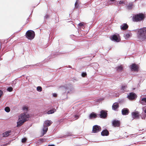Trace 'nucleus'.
I'll return each mask as SVG.
<instances>
[{
    "mask_svg": "<svg viewBox=\"0 0 146 146\" xmlns=\"http://www.w3.org/2000/svg\"><path fill=\"white\" fill-rule=\"evenodd\" d=\"M133 2L129 3L128 5H126V9L128 10L131 9L133 7Z\"/></svg>",
    "mask_w": 146,
    "mask_h": 146,
    "instance_id": "obj_29",
    "label": "nucleus"
},
{
    "mask_svg": "<svg viewBox=\"0 0 146 146\" xmlns=\"http://www.w3.org/2000/svg\"><path fill=\"white\" fill-rule=\"evenodd\" d=\"M55 19L56 20H57V21H58V20H59V19H58V17H57V16H56V17H55Z\"/></svg>",
    "mask_w": 146,
    "mask_h": 146,
    "instance_id": "obj_44",
    "label": "nucleus"
},
{
    "mask_svg": "<svg viewBox=\"0 0 146 146\" xmlns=\"http://www.w3.org/2000/svg\"><path fill=\"white\" fill-rule=\"evenodd\" d=\"M48 33L49 34V38H50V33L48 32Z\"/></svg>",
    "mask_w": 146,
    "mask_h": 146,
    "instance_id": "obj_49",
    "label": "nucleus"
},
{
    "mask_svg": "<svg viewBox=\"0 0 146 146\" xmlns=\"http://www.w3.org/2000/svg\"><path fill=\"white\" fill-rule=\"evenodd\" d=\"M58 52H56L54 53H52L51 55L49 56L48 57L49 58H48V60H49L50 58H54L58 55H60L62 54H65L66 53V52L64 51L61 52H59V53Z\"/></svg>",
    "mask_w": 146,
    "mask_h": 146,
    "instance_id": "obj_12",
    "label": "nucleus"
},
{
    "mask_svg": "<svg viewBox=\"0 0 146 146\" xmlns=\"http://www.w3.org/2000/svg\"><path fill=\"white\" fill-rule=\"evenodd\" d=\"M79 115H77V114H75L74 115V117L76 118V119H78L79 118Z\"/></svg>",
    "mask_w": 146,
    "mask_h": 146,
    "instance_id": "obj_37",
    "label": "nucleus"
},
{
    "mask_svg": "<svg viewBox=\"0 0 146 146\" xmlns=\"http://www.w3.org/2000/svg\"><path fill=\"white\" fill-rule=\"evenodd\" d=\"M125 1L123 0L120 1H119L118 3L117 2H116V5L119 6L120 5L125 4Z\"/></svg>",
    "mask_w": 146,
    "mask_h": 146,
    "instance_id": "obj_30",
    "label": "nucleus"
},
{
    "mask_svg": "<svg viewBox=\"0 0 146 146\" xmlns=\"http://www.w3.org/2000/svg\"><path fill=\"white\" fill-rule=\"evenodd\" d=\"M72 80H73V81L74 82H75V81H77V80H76V79H75V78H73L72 79Z\"/></svg>",
    "mask_w": 146,
    "mask_h": 146,
    "instance_id": "obj_47",
    "label": "nucleus"
},
{
    "mask_svg": "<svg viewBox=\"0 0 146 146\" xmlns=\"http://www.w3.org/2000/svg\"><path fill=\"white\" fill-rule=\"evenodd\" d=\"M128 145V146H129V145Z\"/></svg>",
    "mask_w": 146,
    "mask_h": 146,
    "instance_id": "obj_57",
    "label": "nucleus"
},
{
    "mask_svg": "<svg viewBox=\"0 0 146 146\" xmlns=\"http://www.w3.org/2000/svg\"><path fill=\"white\" fill-rule=\"evenodd\" d=\"M36 90L37 91L40 92L42 90V88L41 86H38L36 88Z\"/></svg>",
    "mask_w": 146,
    "mask_h": 146,
    "instance_id": "obj_34",
    "label": "nucleus"
},
{
    "mask_svg": "<svg viewBox=\"0 0 146 146\" xmlns=\"http://www.w3.org/2000/svg\"><path fill=\"white\" fill-rule=\"evenodd\" d=\"M145 16L143 13H139L133 15L132 20L135 22H139L143 21L145 18Z\"/></svg>",
    "mask_w": 146,
    "mask_h": 146,
    "instance_id": "obj_3",
    "label": "nucleus"
},
{
    "mask_svg": "<svg viewBox=\"0 0 146 146\" xmlns=\"http://www.w3.org/2000/svg\"><path fill=\"white\" fill-rule=\"evenodd\" d=\"M29 17H28L27 20V21H26V23H28V22H29Z\"/></svg>",
    "mask_w": 146,
    "mask_h": 146,
    "instance_id": "obj_46",
    "label": "nucleus"
},
{
    "mask_svg": "<svg viewBox=\"0 0 146 146\" xmlns=\"http://www.w3.org/2000/svg\"><path fill=\"white\" fill-rule=\"evenodd\" d=\"M128 25L126 23H123L120 26L121 29L123 30L128 29Z\"/></svg>",
    "mask_w": 146,
    "mask_h": 146,
    "instance_id": "obj_22",
    "label": "nucleus"
},
{
    "mask_svg": "<svg viewBox=\"0 0 146 146\" xmlns=\"http://www.w3.org/2000/svg\"><path fill=\"white\" fill-rule=\"evenodd\" d=\"M52 95L54 97H56L57 96V94L56 93H53V94Z\"/></svg>",
    "mask_w": 146,
    "mask_h": 146,
    "instance_id": "obj_43",
    "label": "nucleus"
},
{
    "mask_svg": "<svg viewBox=\"0 0 146 146\" xmlns=\"http://www.w3.org/2000/svg\"><path fill=\"white\" fill-rule=\"evenodd\" d=\"M110 39L112 41L116 42H118L121 41L119 35L118 34H114L110 36Z\"/></svg>",
    "mask_w": 146,
    "mask_h": 146,
    "instance_id": "obj_6",
    "label": "nucleus"
},
{
    "mask_svg": "<svg viewBox=\"0 0 146 146\" xmlns=\"http://www.w3.org/2000/svg\"><path fill=\"white\" fill-rule=\"evenodd\" d=\"M39 141H40V143L43 142L44 141V139H40Z\"/></svg>",
    "mask_w": 146,
    "mask_h": 146,
    "instance_id": "obj_41",
    "label": "nucleus"
},
{
    "mask_svg": "<svg viewBox=\"0 0 146 146\" xmlns=\"http://www.w3.org/2000/svg\"><path fill=\"white\" fill-rule=\"evenodd\" d=\"M142 82H143V81H142L141 80H140L139 81V83H138V85H139V84H140Z\"/></svg>",
    "mask_w": 146,
    "mask_h": 146,
    "instance_id": "obj_42",
    "label": "nucleus"
},
{
    "mask_svg": "<svg viewBox=\"0 0 146 146\" xmlns=\"http://www.w3.org/2000/svg\"><path fill=\"white\" fill-rule=\"evenodd\" d=\"M98 114H97L94 112H92L90 113L89 115V118L90 119H92L96 117H98Z\"/></svg>",
    "mask_w": 146,
    "mask_h": 146,
    "instance_id": "obj_19",
    "label": "nucleus"
},
{
    "mask_svg": "<svg viewBox=\"0 0 146 146\" xmlns=\"http://www.w3.org/2000/svg\"><path fill=\"white\" fill-rule=\"evenodd\" d=\"M76 146H80V145H76Z\"/></svg>",
    "mask_w": 146,
    "mask_h": 146,
    "instance_id": "obj_54",
    "label": "nucleus"
},
{
    "mask_svg": "<svg viewBox=\"0 0 146 146\" xmlns=\"http://www.w3.org/2000/svg\"><path fill=\"white\" fill-rule=\"evenodd\" d=\"M15 85H14V84L13 83L12 84V86L13 87H14V86H15Z\"/></svg>",
    "mask_w": 146,
    "mask_h": 146,
    "instance_id": "obj_52",
    "label": "nucleus"
},
{
    "mask_svg": "<svg viewBox=\"0 0 146 146\" xmlns=\"http://www.w3.org/2000/svg\"><path fill=\"white\" fill-rule=\"evenodd\" d=\"M52 123V122L50 120H47L44 121L42 131L41 132L42 135H41V136H43L46 133L48 130V127L50 126Z\"/></svg>",
    "mask_w": 146,
    "mask_h": 146,
    "instance_id": "obj_4",
    "label": "nucleus"
},
{
    "mask_svg": "<svg viewBox=\"0 0 146 146\" xmlns=\"http://www.w3.org/2000/svg\"><path fill=\"white\" fill-rule=\"evenodd\" d=\"M5 110L8 113L10 111V109L9 107L7 106L5 108Z\"/></svg>",
    "mask_w": 146,
    "mask_h": 146,
    "instance_id": "obj_33",
    "label": "nucleus"
},
{
    "mask_svg": "<svg viewBox=\"0 0 146 146\" xmlns=\"http://www.w3.org/2000/svg\"><path fill=\"white\" fill-rule=\"evenodd\" d=\"M64 87L66 90V92L67 93H70V92L73 90L72 85L70 84H68L65 85Z\"/></svg>",
    "mask_w": 146,
    "mask_h": 146,
    "instance_id": "obj_11",
    "label": "nucleus"
},
{
    "mask_svg": "<svg viewBox=\"0 0 146 146\" xmlns=\"http://www.w3.org/2000/svg\"><path fill=\"white\" fill-rule=\"evenodd\" d=\"M107 112V111L102 110L100 111V114H98V117L101 118H106L108 116Z\"/></svg>",
    "mask_w": 146,
    "mask_h": 146,
    "instance_id": "obj_8",
    "label": "nucleus"
},
{
    "mask_svg": "<svg viewBox=\"0 0 146 146\" xmlns=\"http://www.w3.org/2000/svg\"><path fill=\"white\" fill-rule=\"evenodd\" d=\"M31 14L30 15H29V17H30V16H31Z\"/></svg>",
    "mask_w": 146,
    "mask_h": 146,
    "instance_id": "obj_55",
    "label": "nucleus"
},
{
    "mask_svg": "<svg viewBox=\"0 0 146 146\" xmlns=\"http://www.w3.org/2000/svg\"><path fill=\"white\" fill-rule=\"evenodd\" d=\"M22 109L23 111H24V110L27 111L28 110V109L27 108V107L26 106H23L22 107Z\"/></svg>",
    "mask_w": 146,
    "mask_h": 146,
    "instance_id": "obj_36",
    "label": "nucleus"
},
{
    "mask_svg": "<svg viewBox=\"0 0 146 146\" xmlns=\"http://www.w3.org/2000/svg\"><path fill=\"white\" fill-rule=\"evenodd\" d=\"M79 4L78 3V0H77L75 3V8H78Z\"/></svg>",
    "mask_w": 146,
    "mask_h": 146,
    "instance_id": "obj_35",
    "label": "nucleus"
},
{
    "mask_svg": "<svg viewBox=\"0 0 146 146\" xmlns=\"http://www.w3.org/2000/svg\"><path fill=\"white\" fill-rule=\"evenodd\" d=\"M112 126L114 127H118L120 125L121 123L120 121L117 119H115L113 120L112 121Z\"/></svg>",
    "mask_w": 146,
    "mask_h": 146,
    "instance_id": "obj_15",
    "label": "nucleus"
},
{
    "mask_svg": "<svg viewBox=\"0 0 146 146\" xmlns=\"http://www.w3.org/2000/svg\"><path fill=\"white\" fill-rule=\"evenodd\" d=\"M131 115L133 119H139L140 116L139 112L138 111H135L131 113Z\"/></svg>",
    "mask_w": 146,
    "mask_h": 146,
    "instance_id": "obj_14",
    "label": "nucleus"
},
{
    "mask_svg": "<svg viewBox=\"0 0 146 146\" xmlns=\"http://www.w3.org/2000/svg\"><path fill=\"white\" fill-rule=\"evenodd\" d=\"M127 87L126 85H121L120 90L123 92V93L126 92V88Z\"/></svg>",
    "mask_w": 146,
    "mask_h": 146,
    "instance_id": "obj_28",
    "label": "nucleus"
},
{
    "mask_svg": "<svg viewBox=\"0 0 146 146\" xmlns=\"http://www.w3.org/2000/svg\"><path fill=\"white\" fill-rule=\"evenodd\" d=\"M132 36V34L131 33H127L124 34V37L126 39H127L128 38L131 37Z\"/></svg>",
    "mask_w": 146,
    "mask_h": 146,
    "instance_id": "obj_27",
    "label": "nucleus"
},
{
    "mask_svg": "<svg viewBox=\"0 0 146 146\" xmlns=\"http://www.w3.org/2000/svg\"><path fill=\"white\" fill-rule=\"evenodd\" d=\"M21 31V30L17 32H19V31Z\"/></svg>",
    "mask_w": 146,
    "mask_h": 146,
    "instance_id": "obj_56",
    "label": "nucleus"
},
{
    "mask_svg": "<svg viewBox=\"0 0 146 146\" xmlns=\"http://www.w3.org/2000/svg\"><path fill=\"white\" fill-rule=\"evenodd\" d=\"M67 67L69 68H72V66H71L70 65H68V67Z\"/></svg>",
    "mask_w": 146,
    "mask_h": 146,
    "instance_id": "obj_48",
    "label": "nucleus"
},
{
    "mask_svg": "<svg viewBox=\"0 0 146 146\" xmlns=\"http://www.w3.org/2000/svg\"><path fill=\"white\" fill-rule=\"evenodd\" d=\"M101 128L100 126L98 125H95L93 127L92 132L94 133H97L100 131Z\"/></svg>",
    "mask_w": 146,
    "mask_h": 146,
    "instance_id": "obj_13",
    "label": "nucleus"
},
{
    "mask_svg": "<svg viewBox=\"0 0 146 146\" xmlns=\"http://www.w3.org/2000/svg\"><path fill=\"white\" fill-rule=\"evenodd\" d=\"M40 64L39 63H37V64H32V65H26V66H24L23 67H22V68H19L17 70V71H19L20 70H21L22 69H23L24 68H28V66H42V64H40V65H39Z\"/></svg>",
    "mask_w": 146,
    "mask_h": 146,
    "instance_id": "obj_17",
    "label": "nucleus"
},
{
    "mask_svg": "<svg viewBox=\"0 0 146 146\" xmlns=\"http://www.w3.org/2000/svg\"><path fill=\"white\" fill-rule=\"evenodd\" d=\"M142 110L144 112V114L142 112L141 114H140V116L142 119H144L146 117V106H144L142 108Z\"/></svg>",
    "mask_w": 146,
    "mask_h": 146,
    "instance_id": "obj_16",
    "label": "nucleus"
},
{
    "mask_svg": "<svg viewBox=\"0 0 146 146\" xmlns=\"http://www.w3.org/2000/svg\"><path fill=\"white\" fill-rule=\"evenodd\" d=\"M137 96L135 93L133 92L127 94V98L130 100H133L136 99Z\"/></svg>",
    "mask_w": 146,
    "mask_h": 146,
    "instance_id": "obj_7",
    "label": "nucleus"
},
{
    "mask_svg": "<svg viewBox=\"0 0 146 146\" xmlns=\"http://www.w3.org/2000/svg\"><path fill=\"white\" fill-rule=\"evenodd\" d=\"M16 80V79L14 80L13 81V83L14 84V85H15L16 84V82L15 81V80Z\"/></svg>",
    "mask_w": 146,
    "mask_h": 146,
    "instance_id": "obj_45",
    "label": "nucleus"
},
{
    "mask_svg": "<svg viewBox=\"0 0 146 146\" xmlns=\"http://www.w3.org/2000/svg\"><path fill=\"white\" fill-rule=\"evenodd\" d=\"M26 140V138L24 137L22 139H21V142H24Z\"/></svg>",
    "mask_w": 146,
    "mask_h": 146,
    "instance_id": "obj_39",
    "label": "nucleus"
},
{
    "mask_svg": "<svg viewBox=\"0 0 146 146\" xmlns=\"http://www.w3.org/2000/svg\"><path fill=\"white\" fill-rule=\"evenodd\" d=\"M48 146H54V145H48Z\"/></svg>",
    "mask_w": 146,
    "mask_h": 146,
    "instance_id": "obj_50",
    "label": "nucleus"
},
{
    "mask_svg": "<svg viewBox=\"0 0 146 146\" xmlns=\"http://www.w3.org/2000/svg\"><path fill=\"white\" fill-rule=\"evenodd\" d=\"M109 134V132L106 129L103 130L101 132V135L102 136H107Z\"/></svg>",
    "mask_w": 146,
    "mask_h": 146,
    "instance_id": "obj_21",
    "label": "nucleus"
},
{
    "mask_svg": "<svg viewBox=\"0 0 146 146\" xmlns=\"http://www.w3.org/2000/svg\"><path fill=\"white\" fill-rule=\"evenodd\" d=\"M140 84H139V85L138 84V86H140Z\"/></svg>",
    "mask_w": 146,
    "mask_h": 146,
    "instance_id": "obj_53",
    "label": "nucleus"
},
{
    "mask_svg": "<svg viewBox=\"0 0 146 146\" xmlns=\"http://www.w3.org/2000/svg\"><path fill=\"white\" fill-rule=\"evenodd\" d=\"M13 89L12 87L10 86L7 88V90L8 92H11L13 91Z\"/></svg>",
    "mask_w": 146,
    "mask_h": 146,
    "instance_id": "obj_32",
    "label": "nucleus"
},
{
    "mask_svg": "<svg viewBox=\"0 0 146 146\" xmlns=\"http://www.w3.org/2000/svg\"><path fill=\"white\" fill-rule=\"evenodd\" d=\"M30 117V115L27 113H21L19 116V118L17 122V127L21 126L24 122L27 121Z\"/></svg>",
    "mask_w": 146,
    "mask_h": 146,
    "instance_id": "obj_2",
    "label": "nucleus"
},
{
    "mask_svg": "<svg viewBox=\"0 0 146 146\" xmlns=\"http://www.w3.org/2000/svg\"><path fill=\"white\" fill-rule=\"evenodd\" d=\"M118 101L119 102H123V101L122 100L121 101H120L119 100Z\"/></svg>",
    "mask_w": 146,
    "mask_h": 146,
    "instance_id": "obj_51",
    "label": "nucleus"
},
{
    "mask_svg": "<svg viewBox=\"0 0 146 146\" xmlns=\"http://www.w3.org/2000/svg\"><path fill=\"white\" fill-rule=\"evenodd\" d=\"M116 70L119 72L122 71L123 70V68L122 65L119 66L115 68Z\"/></svg>",
    "mask_w": 146,
    "mask_h": 146,
    "instance_id": "obj_23",
    "label": "nucleus"
},
{
    "mask_svg": "<svg viewBox=\"0 0 146 146\" xmlns=\"http://www.w3.org/2000/svg\"><path fill=\"white\" fill-rule=\"evenodd\" d=\"M49 16L48 15H46L44 17V19H47L49 17Z\"/></svg>",
    "mask_w": 146,
    "mask_h": 146,
    "instance_id": "obj_40",
    "label": "nucleus"
},
{
    "mask_svg": "<svg viewBox=\"0 0 146 146\" xmlns=\"http://www.w3.org/2000/svg\"><path fill=\"white\" fill-rule=\"evenodd\" d=\"M116 2H117V1L116 0H108L107 1V3L108 5L114 4L116 5Z\"/></svg>",
    "mask_w": 146,
    "mask_h": 146,
    "instance_id": "obj_26",
    "label": "nucleus"
},
{
    "mask_svg": "<svg viewBox=\"0 0 146 146\" xmlns=\"http://www.w3.org/2000/svg\"><path fill=\"white\" fill-rule=\"evenodd\" d=\"M25 36L28 39L33 40L35 36V32L32 30H29L26 32Z\"/></svg>",
    "mask_w": 146,
    "mask_h": 146,
    "instance_id": "obj_5",
    "label": "nucleus"
},
{
    "mask_svg": "<svg viewBox=\"0 0 146 146\" xmlns=\"http://www.w3.org/2000/svg\"><path fill=\"white\" fill-rule=\"evenodd\" d=\"M119 107V103L118 102H115L112 105V109L114 111H117Z\"/></svg>",
    "mask_w": 146,
    "mask_h": 146,
    "instance_id": "obj_18",
    "label": "nucleus"
},
{
    "mask_svg": "<svg viewBox=\"0 0 146 146\" xmlns=\"http://www.w3.org/2000/svg\"><path fill=\"white\" fill-rule=\"evenodd\" d=\"M130 68L132 71L138 72L139 70V65L135 63H132L130 66Z\"/></svg>",
    "mask_w": 146,
    "mask_h": 146,
    "instance_id": "obj_9",
    "label": "nucleus"
},
{
    "mask_svg": "<svg viewBox=\"0 0 146 146\" xmlns=\"http://www.w3.org/2000/svg\"><path fill=\"white\" fill-rule=\"evenodd\" d=\"M81 76L83 77H86L87 76V74L86 72H83L81 74Z\"/></svg>",
    "mask_w": 146,
    "mask_h": 146,
    "instance_id": "obj_31",
    "label": "nucleus"
},
{
    "mask_svg": "<svg viewBox=\"0 0 146 146\" xmlns=\"http://www.w3.org/2000/svg\"><path fill=\"white\" fill-rule=\"evenodd\" d=\"M129 113V109L127 108H124L121 110L122 114L123 115H127Z\"/></svg>",
    "mask_w": 146,
    "mask_h": 146,
    "instance_id": "obj_20",
    "label": "nucleus"
},
{
    "mask_svg": "<svg viewBox=\"0 0 146 146\" xmlns=\"http://www.w3.org/2000/svg\"><path fill=\"white\" fill-rule=\"evenodd\" d=\"M139 103L142 105H146V97L141 98L140 99Z\"/></svg>",
    "mask_w": 146,
    "mask_h": 146,
    "instance_id": "obj_24",
    "label": "nucleus"
},
{
    "mask_svg": "<svg viewBox=\"0 0 146 146\" xmlns=\"http://www.w3.org/2000/svg\"><path fill=\"white\" fill-rule=\"evenodd\" d=\"M133 31L137 32V38L141 41H143L146 39V27H143L137 29Z\"/></svg>",
    "mask_w": 146,
    "mask_h": 146,
    "instance_id": "obj_1",
    "label": "nucleus"
},
{
    "mask_svg": "<svg viewBox=\"0 0 146 146\" xmlns=\"http://www.w3.org/2000/svg\"><path fill=\"white\" fill-rule=\"evenodd\" d=\"M54 108L52 107H51L49 108H48L45 111L46 113L48 114H50L54 113L56 111V110L57 109L58 107H56V109L55 108V107L54 106Z\"/></svg>",
    "mask_w": 146,
    "mask_h": 146,
    "instance_id": "obj_10",
    "label": "nucleus"
},
{
    "mask_svg": "<svg viewBox=\"0 0 146 146\" xmlns=\"http://www.w3.org/2000/svg\"><path fill=\"white\" fill-rule=\"evenodd\" d=\"M11 132L10 130H9L3 133V136L4 137H6L10 135V133Z\"/></svg>",
    "mask_w": 146,
    "mask_h": 146,
    "instance_id": "obj_25",
    "label": "nucleus"
},
{
    "mask_svg": "<svg viewBox=\"0 0 146 146\" xmlns=\"http://www.w3.org/2000/svg\"><path fill=\"white\" fill-rule=\"evenodd\" d=\"M78 26L80 27H82L84 26V23H80L78 24Z\"/></svg>",
    "mask_w": 146,
    "mask_h": 146,
    "instance_id": "obj_38",
    "label": "nucleus"
}]
</instances>
